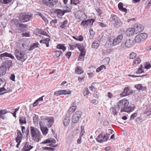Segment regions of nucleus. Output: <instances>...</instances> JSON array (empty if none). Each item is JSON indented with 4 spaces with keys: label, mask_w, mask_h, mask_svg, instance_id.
<instances>
[{
    "label": "nucleus",
    "mask_w": 151,
    "mask_h": 151,
    "mask_svg": "<svg viewBox=\"0 0 151 151\" xmlns=\"http://www.w3.org/2000/svg\"><path fill=\"white\" fill-rule=\"evenodd\" d=\"M129 102L125 99L120 100L117 103V110L121 109V112H129L134 110V107L129 106Z\"/></svg>",
    "instance_id": "obj_1"
},
{
    "label": "nucleus",
    "mask_w": 151,
    "mask_h": 151,
    "mask_svg": "<svg viewBox=\"0 0 151 151\" xmlns=\"http://www.w3.org/2000/svg\"><path fill=\"white\" fill-rule=\"evenodd\" d=\"M30 134L32 139L34 141L38 142L42 138V135L39 129L36 128L31 126Z\"/></svg>",
    "instance_id": "obj_2"
},
{
    "label": "nucleus",
    "mask_w": 151,
    "mask_h": 151,
    "mask_svg": "<svg viewBox=\"0 0 151 151\" xmlns=\"http://www.w3.org/2000/svg\"><path fill=\"white\" fill-rule=\"evenodd\" d=\"M110 19L111 21L116 28H119L123 25V22L121 21L120 18L115 14H111Z\"/></svg>",
    "instance_id": "obj_3"
},
{
    "label": "nucleus",
    "mask_w": 151,
    "mask_h": 151,
    "mask_svg": "<svg viewBox=\"0 0 151 151\" xmlns=\"http://www.w3.org/2000/svg\"><path fill=\"white\" fill-rule=\"evenodd\" d=\"M15 55L18 60L22 61H24L27 58V55L24 52L18 49L15 50Z\"/></svg>",
    "instance_id": "obj_4"
},
{
    "label": "nucleus",
    "mask_w": 151,
    "mask_h": 151,
    "mask_svg": "<svg viewBox=\"0 0 151 151\" xmlns=\"http://www.w3.org/2000/svg\"><path fill=\"white\" fill-rule=\"evenodd\" d=\"M109 136L107 133L105 134L102 132L96 138V141L99 143H102L106 141Z\"/></svg>",
    "instance_id": "obj_5"
},
{
    "label": "nucleus",
    "mask_w": 151,
    "mask_h": 151,
    "mask_svg": "<svg viewBox=\"0 0 151 151\" xmlns=\"http://www.w3.org/2000/svg\"><path fill=\"white\" fill-rule=\"evenodd\" d=\"M147 35L145 33H142L137 35L135 37V41L136 42H140L143 41L147 37Z\"/></svg>",
    "instance_id": "obj_6"
},
{
    "label": "nucleus",
    "mask_w": 151,
    "mask_h": 151,
    "mask_svg": "<svg viewBox=\"0 0 151 151\" xmlns=\"http://www.w3.org/2000/svg\"><path fill=\"white\" fill-rule=\"evenodd\" d=\"M75 16L76 18L78 20V22H80L86 18V14L81 11H78L75 14Z\"/></svg>",
    "instance_id": "obj_7"
},
{
    "label": "nucleus",
    "mask_w": 151,
    "mask_h": 151,
    "mask_svg": "<svg viewBox=\"0 0 151 151\" xmlns=\"http://www.w3.org/2000/svg\"><path fill=\"white\" fill-rule=\"evenodd\" d=\"M42 2L49 7H53L58 2V0H42Z\"/></svg>",
    "instance_id": "obj_8"
},
{
    "label": "nucleus",
    "mask_w": 151,
    "mask_h": 151,
    "mask_svg": "<svg viewBox=\"0 0 151 151\" xmlns=\"http://www.w3.org/2000/svg\"><path fill=\"white\" fill-rule=\"evenodd\" d=\"M32 17V15L31 14H23L22 15L20 16L19 19L20 21L24 22L29 21Z\"/></svg>",
    "instance_id": "obj_9"
},
{
    "label": "nucleus",
    "mask_w": 151,
    "mask_h": 151,
    "mask_svg": "<svg viewBox=\"0 0 151 151\" xmlns=\"http://www.w3.org/2000/svg\"><path fill=\"white\" fill-rule=\"evenodd\" d=\"M94 22V19H93L88 20H83L81 22V25L83 26H87L93 24Z\"/></svg>",
    "instance_id": "obj_10"
},
{
    "label": "nucleus",
    "mask_w": 151,
    "mask_h": 151,
    "mask_svg": "<svg viewBox=\"0 0 151 151\" xmlns=\"http://www.w3.org/2000/svg\"><path fill=\"white\" fill-rule=\"evenodd\" d=\"M134 29L135 33L137 34L142 32L144 29L143 26L139 24H135L134 26Z\"/></svg>",
    "instance_id": "obj_11"
},
{
    "label": "nucleus",
    "mask_w": 151,
    "mask_h": 151,
    "mask_svg": "<svg viewBox=\"0 0 151 151\" xmlns=\"http://www.w3.org/2000/svg\"><path fill=\"white\" fill-rule=\"evenodd\" d=\"M65 10H62L60 9H56L55 11V13L56 14L57 17L60 19L62 18V16L66 12Z\"/></svg>",
    "instance_id": "obj_12"
},
{
    "label": "nucleus",
    "mask_w": 151,
    "mask_h": 151,
    "mask_svg": "<svg viewBox=\"0 0 151 151\" xmlns=\"http://www.w3.org/2000/svg\"><path fill=\"white\" fill-rule=\"evenodd\" d=\"M45 120L47 121V125L49 128L50 127L52 126L54 122V118L52 117H46L45 119Z\"/></svg>",
    "instance_id": "obj_13"
},
{
    "label": "nucleus",
    "mask_w": 151,
    "mask_h": 151,
    "mask_svg": "<svg viewBox=\"0 0 151 151\" xmlns=\"http://www.w3.org/2000/svg\"><path fill=\"white\" fill-rule=\"evenodd\" d=\"M132 93V91L129 90V87H127L124 88L123 92L121 93L120 95L122 96H125Z\"/></svg>",
    "instance_id": "obj_14"
},
{
    "label": "nucleus",
    "mask_w": 151,
    "mask_h": 151,
    "mask_svg": "<svg viewBox=\"0 0 151 151\" xmlns=\"http://www.w3.org/2000/svg\"><path fill=\"white\" fill-rule=\"evenodd\" d=\"M123 38V36L122 35H119L115 39L113 40L114 45H116L119 44Z\"/></svg>",
    "instance_id": "obj_15"
},
{
    "label": "nucleus",
    "mask_w": 151,
    "mask_h": 151,
    "mask_svg": "<svg viewBox=\"0 0 151 151\" xmlns=\"http://www.w3.org/2000/svg\"><path fill=\"white\" fill-rule=\"evenodd\" d=\"M39 126L42 134L44 135H46L48 133V129L47 127L44 126L43 124L40 123L39 124Z\"/></svg>",
    "instance_id": "obj_16"
},
{
    "label": "nucleus",
    "mask_w": 151,
    "mask_h": 151,
    "mask_svg": "<svg viewBox=\"0 0 151 151\" xmlns=\"http://www.w3.org/2000/svg\"><path fill=\"white\" fill-rule=\"evenodd\" d=\"M135 32L134 28L131 27L127 29L125 32V33L127 36H129L133 35Z\"/></svg>",
    "instance_id": "obj_17"
},
{
    "label": "nucleus",
    "mask_w": 151,
    "mask_h": 151,
    "mask_svg": "<svg viewBox=\"0 0 151 151\" xmlns=\"http://www.w3.org/2000/svg\"><path fill=\"white\" fill-rule=\"evenodd\" d=\"M100 41L98 39H96L92 44V48L97 49L100 46Z\"/></svg>",
    "instance_id": "obj_18"
},
{
    "label": "nucleus",
    "mask_w": 151,
    "mask_h": 151,
    "mask_svg": "<svg viewBox=\"0 0 151 151\" xmlns=\"http://www.w3.org/2000/svg\"><path fill=\"white\" fill-rule=\"evenodd\" d=\"M134 44L133 40L131 39H127L125 43V46L128 48L132 47Z\"/></svg>",
    "instance_id": "obj_19"
},
{
    "label": "nucleus",
    "mask_w": 151,
    "mask_h": 151,
    "mask_svg": "<svg viewBox=\"0 0 151 151\" xmlns=\"http://www.w3.org/2000/svg\"><path fill=\"white\" fill-rule=\"evenodd\" d=\"M134 88L137 89L139 91L141 90L142 91H145L147 89V87L146 86H143L142 84H139L135 85L134 86Z\"/></svg>",
    "instance_id": "obj_20"
},
{
    "label": "nucleus",
    "mask_w": 151,
    "mask_h": 151,
    "mask_svg": "<svg viewBox=\"0 0 151 151\" xmlns=\"http://www.w3.org/2000/svg\"><path fill=\"white\" fill-rule=\"evenodd\" d=\"M33 147L29 145L28 142H26L22 148V150L23 151H29L32 149Z\"/></svg>",
    "instance_id": "obj_21"
},
{
    "label": "nucleus",
    "mask_w": 151,
    "mask_h": 151,
    "mask_svg": "<svg viewBox=\"0 0 151 151\" xmlns=\"http://www.w3.org/2000/svg\"><path fill=\"white\" fill-rule=\"evenodd\" d=\"M9 57L12 59H14V57L11 54L8 53L6 52H5L4 53H2L0 54V57L1 59H2L3 57Z\"/></svg>",
    "instance_id": "obj_22"
},
{
    "label": "nucleus",
    "mask_w": 151,
    "mask_h": 151,
    "mask_svg": "<svg viewBox=\"0 0 151 151\" xmlns=\"http://www.w3.org/2000/svg\"><path fill=\"white\" fill-rule=\"evenodd\" d=\"M27 25L26 24H19L17 27L18 28L19 30L22 32L25 31L24 29L27 27Z\"/></svg>",
    "instance_id": "obj_23"
},
{
    "label": "nucleus",
    "mask_w": 151,
    "mask_h": 151,
    "mask_svg": "<svg viewBox=\"0 0 151 151\" xmlns=\"http://www.w3.org/2000/svg\"><path fill=\"white\" fill-rule=\"evenodd\" d=\"M12 64V62L11 60H7L5 62L4 65V67L6 69H9L11 66Z\"/></svg>",
    "instance_id": "obj_24"
},
{
    "label": "nucleus",
    "mask_w": 151,
    "mask_h": 151,
    "mask_svg": "<svg viewBox=\"0 0 151 151\" xmlns=\"http://www.w3.org/2000/svg\"><path fill=\"white\" fill-rule=\"evenodd\" d=\"M50 40L49 38H46V39L40 40V43H43L46 45V47H48L49 46V42Z\"/></svg>",
    "instance_id": "obj_25"
},
{
    "label": "nucleus",
    "mask_w": 151,
    "mask_h": 151,
    "mask_svg": "<svg viewBox=\"0 0 151 151\" xmlns=\"http://www.w3.org/2000/svg\"><path fill=\"white\" fill-rule=\"evenodd\" d=\"M19 122V124L21 125H22L23 124H26L27 121L25 117L23 116L20 117Z\"/></svg>",
    "instance_id": "obj_26"
},
{
    "label": "nucleus",
    "mask_w": 151,
    "mask_h": 151,
    "mask_svg": "<svg viewBox=\"0 0 151 151\" xmlns=\"http://www.w3.org/2000/svg\"><path fill=\"white\" fill-rule=\"evenodd\" d=\"M53 55L55 56L59 57L63 55V53L61 50L55 51L53 52Z\"/></svg>",
    "instance_id": "obj_27"
},
{
    "label": "nucleus",
    "mask_w": 151,
    "mask_h": 151,
    "mask_svg": "<svg viewBox=\"0 0 151 151\" xmlns=\"http://www.w3.org/2000/svg\"><path fill=\"white\" fill-rule=\"evenodd\" d=\"M70 117L66 116L63 119V123L65 126H67L70 122Z\"/></svg>",
    "instance_id": "obj_28"
},
{
    "label": "nucleus",
    "mask_w": 151,
    "mask_h": 151,
    "mask_svg": "<svg viewBox=\"0 0 151 151\" xmlns=\"http://www.w3.org/2000/svg\"><path fill=\"white\" fill-rule=\"evenodd\" d=\"M75 72L76 73L80 74L83 73V71L81 67L77 66L75 70Z\"/></svg>",
    "instance_id": "obj_29"
},
{
    "label": "nucleus",
    "mask_w": 151,
    "mask_h": 151,
    "mask_svg": "<svg viewBox=\"0 0 151 151\" xmlns=\"http://www.w3.org/2000/svg\"><path fill=\"white\" fill-rule=\"evenodd\" d=\"M113 42L114 40L111 38H110L107 41L106 45H108V46L109 47H110L112 45L113 46H114Z\"/></svg>",
    "instance_id": "obj_30"
},
{
    "label": "nucleus",
    "mask_w": 151,
    "mask_h": 151,
    "mask_svg": "<svg viewBox=\"0 0 151 151\" xmlns=\"http://www.w3.org/2000/svg\"><path fill=\"white\" fill-rule=\"evenodd\" d=\"M8 112L5 109L2 110L0 111V117L4 119V118L3 115L5 114Z\"/></svg>",
    "instance_id": "obj_31"
},
{
    "label": "nucleus",
    "mask_w": 151,
    "mask_h": 151,
    "mask_svg": "<svg viewBox=\"0 0 151 151\" xmlns=\"http://www.w3.org/2000/svg\"><path fill=\"white\" fill-rule=\"evenodd\" d=\"M79 118L78 117V116H76L74 114H73L72 117V121L73 123H76L78 122L79 121Z\"/></svg>",
    "instance_id": "obj_32"
},
{
    "label": "nucleus",
    "mask_w": 151,
    "mask_h": 151,
    "mask_svg": "<svg viewBox=\"0 0 151 151\" xmlns=\"http://www.w3.org/2000/svg\"><path fill=\"white\" fill-rule=\"evenodd\" d=\"M56 48L62 50L63 51H64L66 49V47L63 44H58L56 46Z\"/></svg>",
    "instance_id": "obj_33"
},
{
    "label": "nucleus",
    "mask_w": 151,
    "mask_h": 151,
    "mask_svg": "<svg viewBox=\"0 0 151 151\" xmlns=\"http://www.w3.org/2000/svg\"><path fill=\"white\" fill-rule=\"evenodd\" d=\"M39 45V44L38 42L34 43L32 44L31 46L30 47L29 50H32L38 47V45Z\"/></svg>",
    "instance_id": "obj_34"
},
{
    "label": "nucleus",
    "mask_w": 151,
    "mask_h": 151,
    "mask_svg": "<svg viewBox=\"0 0 151 151\" xmlns=\"http://www.w3.org/2000/svg\"><path fill=\"white\" fill-rule=\"evenodd\" d=\"M6 69L4 68V66L1 67L0 68V76H4L5 75L6 73Z\"/></svg>",
    "instance_id": "obj_35"
},
{
    "label": "nucleus",
    "mask_w": 151,
    "mask_h": 151,
    "mask_svg": "<svg viewBox=\"0 0 151 151\" xmlns=\"http://www.w3.org/2000/svg\"><path fill=\"white\" fill-rule=\"evenodd\" d=\"M117 108L114 107L111 108L110 109V111H112V113L115 115H117L118 114V111L119 110H117Z\"/></svg>",
    "instance_id": "obj_36"
},
{
    "label": "nucleus",
    "mask_w": 151,
    "mask_h": 151,
    "mask_svg": "<svg viewBox=\"0 0 151 151\" xmlns=\"http://www.w3.org/2000/svg\"><path fill=\"white\" fill-rule=\"evenodd\" d=\"M68 20H65L61 23V25L60 26V27L62 29H65L66 27L65 25L68 23Z\"/></svg>",
    "instance_id": "obj_37"
},
{
    "label": "nucleus",
    "mask_w": 151,
    "mask_h": 151,
    "mask_svg": "<svg viewBox=\"0 0 151 151\" xmlns=\"http://www.w3.org/2000/svg\"><path fill=\"white\" fill-rule=\"evenodd\" d=\"M76 106H71L70 108L68 110V112L69 114L73 113L76 109Z\"/></svg>",
    "instance_id": "obj_38"
},
{
    "label": "nucleus",
    "mask_w": 151,
    "mask_h": 151,
    "mask_svg": "<svg viewBox=\"0 0 151 151\" xmlns=\"http://www.w3.org/2000/svg\"><path fill=\"white\" fill-rule=\"evenodd\" d=\"M151 113V108L150 107H148L146 109L144 114L147 115V116H149Z\"/></svg>",
    "instance_id": "obj_39"
},
{
    "label": "nucleus",
    "mask_w": 151,
    "mask_h": 151,
    "mask_svg": "<svg viewBox=\"0 0 151 151\" xmlns=\"http://www.w3.org/2000/svg\"><path fill=\"white\" fill-rule=\"evenodd\" d=\"M89 32H90V35L89 38L90 39H92L94 36L95 32L93 31L92 28L90 29Z\"/></svg>",
    "instance_id": "obj_40"
},
{
    "label": "nucleus",
    "mask_w": 151,
    "mask_h": 151,
    "mask_svg": "<svg viewBox=\"0 0 151 151\" xmlns=\"http://www.w3.org/2000/svg\"><path fill=\"white\" fill-rule=\"evenodd\" d=\"M12 23L16 25V26H17L20 23H19V20L16 19H13L11 20Z\"/></svg>",
    "instance_id": "obj_41"
},
{
    "label": "nucleus",
    "mask_w": 151,
    "mask_h": 151,
    "mask_svg": "<svg viewBox=\"0 0 151 151\" xmlns=\"http://www.w3.org/2000/svg\"><path fill=\"white\" fill-rule=\"evenodd\" d=\"M103 68H104V69H106V67L104 65H102L99 67L98 68L96 69V72H99L102 70Z\"/></svg>",
    "instance_id": "obj_42"
},
{
    "label": "nucleus",
    "mask_w": 151,
    "mask_h": 151,
    "mask_svg": "<svg viewBox=\"0 0 151 151\" xmlns=\"http://www.w3.org/2000/svg\"><path fill=\"white\" fill-rule=\"evenodd\" d=\"M73 114L75 115L76 116H78V117L80 118L82 115V112L81 111H77Z\"/></svg>",
    "instance_id": "obj_43"
},
{
    "label": "nucleus",
    "mask_w": 151,
    "mask_h": 151,
    "mask_svg": "<svg viewBox=\"0 0 151 151\" xmlns=\"http://www.w3.org/2000/svg\"><path fill=\"white\" fill-rule=\"evenodd\" d=\"M77 47L79 49L80 51L82 50L85 49L84 48L83 45L82 44H77Z\"/></svg>",
    "instance_id": "obj_44"
},
{
    "label": "nucleus",
    "mask_w": 151,
    "mask_h": 151,
    "mask_svg": "<svg viewBox=\"0 0 151 151\" xmlns=\"http://www.w3.org/2000/svg\"><path fill=\"white\" fill-rule=\"evenodd\" d=\"M141 61V60L140 59L138 58H137L133 62V64H139L140 63Z\"/></svg>",
    "instance_id": "obj_45"
},
{
    "label": "nucleus",
    "mask_w": 151,
    "mask_h": 151,
    "mask_svg": "<svg viewBox=\"0 0 151 151\" xmlns=\"http://www.w3.org/2000/svg\"><path fill=\"white\" fill-rule=\"evenodd\" d=\"M63 95L70 94L71 93V91H68L66 90H62Z\"/></svg>",
    "instance_id": "obj_46"
},
{
    "label": "nucleus",
    "mask_w": 151,
    "mask_h": 151,
    "mask_svg": "<svg viewBox=\"0 0 151 151\" xmlns=\"http://www.w3.org/2000/svg\"><path fill=\"white\" fill-rule=\"evenodd\" d=\"M137 54L134 52H132L129 55V58L130 59H133L135 58Z\"/></svg>",
    "instance_id": "obj_47"
},
{
    "label": "nucleus",
    "mask_w": 151,
    "mask_h": 151,
    "mask_svg": "<svg viewBox=\"0 0 151 151\" xmlns=\"http://www.w3.org/2000/svg\"><path fill=\"white\" fill-rule=\"evenodd\" d=\"M12 0H2L1 2L3 4H7L10 3Z\"/></svg>",
    "instance_id": "obj_48"
},
{
    "label": "nucleus",
    "mask_w": 151,
    "mask_h": 151,
    "mask_svg": "<svg viewBox=\"0 0 151 151\" xmlns=\"http://www.w3.org/2000/svg\"><path fill=\"white\" fill-rule=\"evenodd\" d=\"M77 40L82 41L83 40V37L81 35H80L79 36H76Z\"/></svg>",
    "instance_id": "obj_49"
},
{
    "label": "nucleus",
    "mask_w": 151,
    "mask_h": 151,
    "mask_svg": "<svg viewBox=\"0 0 151 151\" xmlns=\"http://www.w3.org/2000/svg\"><path fill=\"white\" fill-rule=\"evenodd\" d=\"M22 137L17 136L15 139V140L17 142L20 143L22 138Z\"/></svg>",
    "instance_id": "obj_50"
},
{
    "label": "nucleus",
    "mask_w": 151,
    "mask_h": 151,
    "mask_svg": "<svg viewBox=\"0 0 151 151\" xmlns=\"http://www.w3.org/2000/svg\"><path fill=\"white\" fill-rule=\"evenodd\" d=\"M54 95L56 96H58L61 95H63L62 90L55 92L54 93Z\"/></svg>",
    "instance_id": "obj_51"
},
{
    "label": "nucleus",
    "mask_w": 151,
    "mask_h": 151,
    "mask_svg": "<svg viewBox=\"0 0 151 151\" xmlns=\"http://www.w3.org/2000/svg\"><path fill=\"white\" fill-rule=\"evenodd\" d=\"M110 61V58L108 57H106L104 58L103 61L104 62L107 64H108Z\"/></svg>",
    "instance_id": "obj_52"
},
{
    "label": "nucleus",
    "mask_w": 151,
    "mask_h": 151,
    "mask_svg": "<svg viewBox=\"0 0 151 151\" xmlns=\"http://www.w3.org/2000/svg\"><path fill=\"white\" fill-rule=\"evenodd\" d=\"M89 91L88 88H87L85 89L83 91V95L84 96H85L89 94Z\"/></svg>",
    "instance_id": "obj_53"
},
{
    "label": "nucleus",
    "mask_w": 151,
    "mask_h": 151,
    "mask_svg": "<svg viewBox=\"0 0 151 151\" xmlns=\"http://www.w3.org/2000/svg\"><path fill=\"white\" fill-rule=\"evenodd\" d=\"M98 24L99 26L101 27H106V24L102 22H99Z\"/></svg>",
    "instance_id": "obj_54"
},
{
    "label": "nucleus",
    "mask_w": 151,
    "mask_h": 151,
    "mask_svg": "<svg viewBox=\"0 0 151 151\" xmlns=\"http://www.w3.org/2000/svg\"><path fill=\"white\" fill-rule=\"evenodd\" d=\"M71 3H73L75 5H77L79 3V1L78 0H70Z\"/></svg>",
    "instance_id": "obj_55"
},
{
    "label": "nucleus",
    "mask_w": 151,
    "mask_h": 151,
    "mask_svg": "<svg viewBox=\"0 0 151 151\" xmlns=\"http://www.w3.org/2000/svg\"><path fill=\"white\" fill-rule=\"evenodd\" d=\"M137 113H134V114H132L131 116L130 119L132 120L134 119V118L136 117V116H137Z\"/></svg>",
    "instance_id": "obj_56"
},
{
    "label": "nucleus",
    "mask_w": 151,
    "mask_h": 151,
    "mask_svg": "<svg viewBox=\"0 0 151 151\" xmlns=\"http://www.w3.org/2000/svg\"><path fill=\"white\" fill-rule=\"evenodd\" d=\"M22 35L23 37H29L30 36V35L29 32H25L24 33H23L22 34Z\"/></svg>",
    "instance_id": "obj_57"
},
{
    "label": "nucleus",
    "mask_w": 151,
    "mask_h": 151,
    "mask_svg": "<svg viewBox=\"0 0 151 151\" xmlns=\"http://www.w3.org/2000/svg\"><path fill=\"white\" fill-rule=\"evenodd\" d=\"M84 58V56L79 55V57L78 58V61L83 60Z\"/></svg>",
    "instance_id": "obj_58"
},
{
    "label": "nucleus",
    "mask_w": 151,
    "mask_h": 151,
    "mask_svg": "<svg viewBox=\"0 0 151 151\" xmlns=\"http://www.w3.org/2000/svg\"><path fill=\"white\" fill-rule=\"evenodd\" d=\"M143 72V70H142L141 67H140L137 70L136 72V73H140Z\"/></svg>",
    "instance_id": "obj_59"
},
{
    "label": "nucleus",
    "mask_w": 151,
    "mask_h": 151,
    "mask_svg": "<svg viewBox=\"0 0 151 151\" xmlns=\"http://www.w3.org/2000/svg\"><path fill=\"white\" fill-rule=\"evenodd\" d=\"M51 141L50 139H47L46 140H45L44 141L42 142V144H46L48 143H50Z\"/></svg>",
    "instance_id": "obj_60"
},
{
    "label": "nucleus",
    "mask_w": 151,
    "mask_h": 151,
    "mask_svg": "<svg viewBox=\"0 0 151 151\" xmlns=\"http://www.w3.org/2000/svg\"><path fill=\"white\" fill-rule=\"evenodd\" d=\"M17 136L23 137V136H22V134L21 132V131L18 129H17Z\"/></svg>",
    "instance_id": "obj_61"
},
{
    "label": "nucleus",
    "mask_w": 151,
    "mask_h": 151,
    "mask_svg": "<svg viewBox=\"0 0 151 151\" xmlns=\"http://www.w3.org/2000/svg\"><path fill=\"white\" fill-rule=\"evenodd\" d=\"M80 51L81 52V53L80 55L84 56L86 54L85 49L82 50Z\"/></svg>",
    "instance_id": "obj_62"
},
{
    "label": "nucleus",
    "mask_w": 151,
    "mask_h": 151,
    "mask_svg": "<svg viewBox=\"0 0 151 151\" xmlns=\"http://www.w3.org/2000/svg\"><path fill=\"white\" fill-rule=\"evenodd\" d=\"M77 44H76L74 45H71L70 46V49L71 50H73L74 49L76 48L77 47Z\"/></svg>",
    "instance_id": "obj_63"
},
{
    "label": "nucleus",
    "mask_w": 151,
    "mask_h": 151,
    "mask_svg": "<svg viewBox=\"0 0 151 151\" xmlns=\"http://www.w3.org/2000/svg\"><path fill=\"white\" fill-rule=\"evenodd\" d=\"M42 19L44 21V22L46 23H48V21L46 17L44 16L42 18Z\"/></svg>",
    "instance_id": "obj_64"
}]
</instances>
